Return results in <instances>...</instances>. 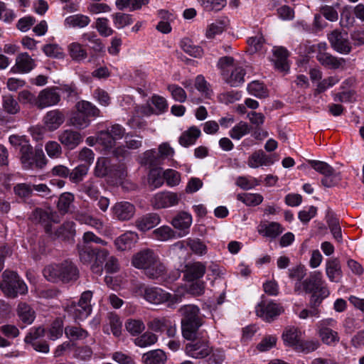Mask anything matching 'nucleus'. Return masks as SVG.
Instances as JSON below:
<instances>
[{"label": "nucleus", "mask_w": 364, "mask_h": 364, "mask_svg": "<svg viewBox=\"0 0 364 364\" xmlns=\"http://www.w3.org/2000/svg\"><path fill=\"white\" fill-rule=\"evenodd\" d=\"M132 264L134 267L143 269L144 274L151 279H163L166 274V267L159 255L149 248L142 249L134 254Z\"/></svg>", "instance_id": "1"}, {"label": "nucleus", "mask_w": 364, "mask_h": 364, "mask_svg": "<svg viewBox=\"0 0 364 364\" xmlns=\"http://www.w3.org/2000/svg\"><path fill=\"white\" fill-rule=\"evenodd\" d=\"M179 311L182 316L181 331L183 337L186 340H194L198 336V331L203 324L200 309L192 304L181 306Z\"/></svg>", "instance_id": "2"}, {"label": "nucleus", "mask_w": 364, "mask_h": 364, "mask_svg": "<svg viewBox=\"0 0 364 364\" xmlns=\"http://www.w3.org/2000/svg\"><path fill=\"white\" fill-rule=\"evenodd\" d=\"M79 274L78 268L70 260L48 265L43 269L45 278L52 282L73 283L78 279Z\"/></svg>", "instance_id": "3"}, {"label": "nucleus", "mask_w": 364, "mask_h": 364, "mask_svg": "<svg viewBox=\"0 0 364 364\" xmlns=\"http://www.w3.org/2000/svg\"><path fill=\"white\" fill-rule=\"evenodd\" d=\"M132 292L135 296L142 297L153 304L158 305L167 302V306L170 308H174L175 304L180 301V298L176 294L172 295L161 288L146 287L142 284L134 285Z\"/></svg>", "instance_id": "4"}, {"label": "nucleus", "mask_w": 364, "mask_h": 364, "mask_svg": "<svg viewBox=\"0 0 364 364\" xmlns=\"http://www.w3.org/2000/svg\"><path fill=\"white\" fill-rule=\"evenodd\" d=\"M304 289L306 293H311V298L314 296L323 301L327 298L330 291L327 287L321 272L314 271L310 273L308 278L302 282Z\"/></svg>", "instance_id": "5"}, {"label": "nucleus", "mask_w": 364, "mask_h": 364, "mask_svg": "<svg viewBox=\"0 0 364 364\" xmlns=\"http://www.w3.org/2000/svg\"><path fill=\"white\" fill-rule=\"evenodd\" d=\"M2 276L0 288L6 296L16 297L18 294H24L27 292L26 284L16 272L5 271Z\"/></svg>", "instance_id": "6"}, {"label": "nucleus", "mask_w": 364, "mask_h": 364, "mask_svg": "<svg viewBox=\"0 0 364 364\" xmlns=\"http://www.w3.org/2000/svg\"><path fill=\"white\" fill-rule=\"evenodd\" d=\"M282 337L286 346L293 347L295 349L303 348L305 346L308 351H313L317 349L318 346V343L314 342H306L305 344H303L301 333L295 326L287 327L283 331Z\"/></svg>", "instance_id": "7"}, {"label": "nucleus", "mask_w": 364, "mask_h": 364, "mask_svg": "<svg viewBox=\"0 0 364 364\" xmlns=\"http://www.w3.org/2000/svg\"><path fill=\"white\" fill-rule=\"evenodd\" d=\"M125 135V129L119 124H113L105 131H101L97 136L99 143L106 149H111L115 145L117 140L122 139Z\"/></svg>", "instance_id": "8"}, {"label": "nucleus", "mask_w": 364, "mask_h": 364, "mask_svg": "<svg viewBox=\"0 0 364 364\" xmlns=\"http://www.w3.org/2000/svg\"><path fill=\"white\" fill-rule=\"evenodd\" d=\"M94 174L98 178L109 176L119 178H123L126 175L123 168L119 169L114 168L111 164L110 160L105 157H100L97 159L94 168Z\"/></svg>", "instance_id": "9"}, {"label": "nucleus", "mask_w": 364, "mask_h": 364, "mask_svg": "<svg viewBox=\"0 0 364 364\" xmlns=\"http://www.w3.org/2000/svg\"><path fill=\"white\" fill-rule=\"evenodd\" d=\"M328 40L336 52L344 55L350 53L352 46L346 32L333 30L328 35Z\"/></svg>", "instance_id": "10"}, {"label": "nucleus", "mask_w": 364, "mask_h": 364, "mask_svg": "<svg viewBox=\"0 0 364 364\" xmlns=\"http://www.w3.org/2000/svg\"><path fill=\"white\" fill-rule=\"evenodd\" d=\"M36 102V107L43 109L58 104L60 95L57 87H46L39 92Z\"/></svg>", "instance_id": "11"}, {"label": "nucleus", "mask_w": 364, "mask_h": 364, "mask_svg": "<svg viewBox=\"0 0 364 364\" xmlns=\"http://www.w3.org/2000/svg\"><path fill=\"white\" fill-rule=\"evenodd\" d=\"M186 354L195 359H203L210 355L212 348L209 342L205 340H193L186 346Z\"/></svg>", "instance_id": "12"}, {"label": "nucleus", "mask_w": 364, "mask_h": 364, "mask_svg": "<svg viewBox=\"0 0 364 364\" xmlns=\"http://www.w3.org/2000/svg\"><path fill=\"white\" fill-rule=\"evenodd\" d=\"M181 196L176 193L163 191L156 193L151 200L154 209L167 208L178 204Z\"/></svg>", "instance_id": "13"}, {"label": "nucleus", "mask_w": 364, "mask_h": 364, "mask_svg": "<svg viewBox=\"0 0 364 364\" xmlns=\"http://www.w3.org/2000/svg\"><path fill=\"white\" fill-rule=\"evenodd\" d=\"M283 311L282 306L272 301H262L256 306L257 315L267 322L272 321Z\"/></svg>", "instance_id": "14"}, {"label": "nucleus", "mask_w": 364, "mask_h": 364, "mask_svg": "<svg viewBox=\"0 0 364 364\" xmlns=\"http://www.w3.org/2000/svg\"><path fill=\"white\" fill-rule=\"evenodd\" d=\"M111 212L114 219L122 222L128 221L134 216L136 208L128 201H120L112 205Z\"/></svg>", "instance_id": "15"}, {"label": "nucleus", "mask_w": 364, "mask_h": 364, "mask_svg": "<svg viewBox=\"0 0 364 364\" xmlns=\"http://www.w3.org/2000/svg\"><path fill=\"white\" fill-rule=\"evenodd\" d=\"M35 66L34 60L27 53H22L17 55L15 65L11 68V72L13 73H28Z\"/></svg>", "instance_id": "16"}, {"label": "nucleus", "mask_w": 364, "mask_h": 364, "mask_svg": "<svg viewBox=\"0 0 364 364\" xmlns=\"http://www.w3.org/2000/svg\"><path fill=\"white\" fill-rule=\"evenodd\" d=\"M58 138L59 141L68 149H75L82 141L81 134L72 129L60 132Z\"/></svg>", "instance_id": "17"}, {"label": "nucleus", "mask_w": 364, "mask_h": 364, "mask_svg": "<svg viewBox=\"0 0 364 364\" xmlns=\"http://www.w3.org/2000/svg\"><path fill=\"white\" fill-rule=\"evenodd\" d=\"M54 213L44 210L41 208H36L31 214L29 218L33 223L43 225L47 233L52 234L50 223L53 220Z\"/></svg>", "instance_id": "18"}, {"label": "nucleus", "mask_w": 364, "mask_h": 364, "mask_svg": "<svg viewBox=\"0 0 364 364\" xmlns=\"http://www.w3.org/2000/svg\"><path fill=\"white\" fill-rule=\"evenodd\" d=\"M206 271V266L200 262H189L186 264L183 277L186 281L193 282L203 277Z\"/></svg>", "instance_id": "19"}, {"label": "nucleus", "mask_w": 364, "mask_h": 364, "mask_svg": "<svg viewBox=\"0 0 364 364\" xmlns=\"http://www.w3.org/2000/svg\"><path fill=\"white\" fill-rule=\"evenodd\" d=\"M192 216L190 213L181 211L179 212L172 220V225L180 230L179 237H184L189 232V228L192 224Z\"/></svg>", "instance_id": "20"}, {"label": "nucleus", "mask_w": 364, "mask_h": 364, "mask_svg": "<svg viewBox=\"0 0 364 364\" xmlns=\"http://www.w3.org/2000/svg\"><path fill=\"white\" fill-rule=\"evenodd\" d=\"M272 62L276 69L281 72H287L289 68L288 62L289 52L284 47H274L272 50Z\"/></svg>", "instance_id": "21"}, {"label": "nucleus", "mask_w": 364, "mask_h": 364, "mask_svg": "<svg viewBox=\"0 0 364 364\" xmlns=\"http://www.w3.org/2000/svg\"><path fill=\"white\" fill-rule=\"evenodd\" d=\"M160 222L161 218L159 214L150 213L138 218L134 225L139 230L146 232L159 225Z\"/></svg>", "instance_id": "22"}, {"label": "nucleus", "mask_w": 364, "mask_h": 364, "mask_svg": "<svg viewBox=\"0 0 364 364\" xmlns=\"http://www.w3.org/2000/svg\"><path fill=\"white\" fill-rule=\"evenodd\" d=\"M65 121V115L59 109L48 111L43 117V124L49 131L58 129Z\"/></svg>", "instance_id": "23"}, {"label": "nucleus", "mask_w": 364, "mask_h": 364, "mask_svg": "<svg viewBox=\"0 0 364 364\" xmlns=\"http://www.w3.org/2000/svg\"><path fill=\"white\" fill-rule=\"evenodd\" d=\"M75 219L81 224L87 225L98 232H101L104 228V222L97 218L92 216L85 210H78L75 213Z\"/></svg>", "instance_id": "24"}, {"label": "nucleus", "mask_w": 364, "mask_h": 364, "mask_svg": "<svg viewBox=\"0 0 364 364\" xmlns=\"http://www.w3.org/2000/svg\"><path fill=\"white\" fill-rule=\"evenodd\" d=\"M139 239L138 234L133 231H127L115 239L114 245L119 251H126L132 249Z\"/></svg>", "instance_id": "25"}, {"label": "nucleus", "mask_w": 364, "mask_h": 364, "mask_svg": "<svg viewBox=\"0 0 364 364\" xmlns=\"http://www.w3.org/2000/svg\"><path fill=\"white\" fill-rule=\"evenodd\" d=\"M316 59L323 66L334 70L342 67L346 63L344 58H337L331 53L324 52H318Z\"/></svg>", "instance_id": "26"}, {"label": "nucleus", "mask_w": 364, "mask_h": 364, "mask_svg": "<svg viewBox=\"0 0 364 364\" xmlns=\"http://www.w3.org/2000/svg\"><path fill=\"white\" fill-rule=\"evenodd\" d=\"M283 230L282 225L277 222L261 223L257 227L259 235L271 239L276 238Z\"/></svg>", "instance_id": "27"}, {"label": "nucleus", "mask_w": 364, "mask_h": 364, "mask_svg": "<svg viewBox=\"0 0 364 364\" xmlns=\"http://www.w3.org/2000/svg\"><path fill=\"white\" fill-rule=\"evenodd\" d=\"M326 274L328 279L332 282H339L341 280L343 273L341 266L338 259H328L326 262Z\"/></svg>", "instance_id": "28"}, {"label": "nucleus", "mask_w": 364, "mask_h": 364, "mask_svg": "<svg viewBox=\"0 0 364 364\" xmlns=\"http://www.w3.org/2000/svg\"><path fill=\"white\" fill-rule=\"evenodd\" d=\"M65 310L75 321L85 320L92 312V308H89L88 306L84 307V306L77 303H72L68 305Z\"/></svg>", "instance_id": "29"}, {"label": "nucleus", "mask_w": 364, "mask_h": 364, "mask_svg": "<svg viewBox=\"0 0 364 364\" xmlns=\"http://www.w3.org/2000/svg\"><path fill=\"white\" fill-rule=\"evenodd\" d=\"M200 134V129L196 126H192L181 134L178 139V142L181 146L188 147L194 144Z\"/></svg>", "instance_id": "30"}, {"label": "nucleus", "mask_w": 364, "mask_h": 364, "mask_svg": "<svg viewBox=\"0 0 364 364\" xmlns=\"http://www.w3.org/2000/svg\"><path fill=\"white\" fill-rule=\"evenodd\" d=\"M322 300L318 299L316 296L310 298L309 309H304L298 314L301 319H306L308 318H318L320 316L319 306L322 303Z\"/></svg>", "instance_id": "31"}, {"label": "nucleus", "mask_w": 364, "mask_h": 364, "mask_svg": "<svg viewBox=\"0 0 364 364\" xmlns=\"http://www.w3.org/2000/svg\"><path fill=\"white\" fill-rule=\"evenodd\" d=\"M16 314L20 321L26 324H31L36 318L35 311L25 302L18 304Z\"/></svg>", "instance_id": "32"}, {"label": "nucleus", "mask_w": 364, "mask_h": 364, "mask_svg": "<svg viewBox=\"0 0 364 364\" xmlns=\"http://www.w3.org/2000/svg\"><path fill=\"white\" fill-rule=\"evenodd\" d=\"M141 145L142 141L141 139H134L132 136L127 134L125 136V146H121L116 148L114 151V154L117 157L124 156L128 154L127 149H136L141 147Z\"/></svg>", "instance_id": "33"}, {"label": "nucleus", "mask_w": 364, "mask_h": 364, "mask_svg": "<svg viewBox=\"0 0 364 364\" xmlns=\"http://www.w3.org/2000/svg\"><path fill=\"white\" fill-rule=\"evenodd\" d=\"M21 161L25 169H33V156L32 146L26 142L21 144Z\"/></svg>", "instance_id": "34"}, {"label": "nucleus", "mask_w": 364, "mask_h": 364, "mask_svg": "<svg viewBox=\"0 0 364 364\" xmlns=\"http://www.w3.org/2000/svg\"><path fill=\"white\" fill-rule=\"evenodd\" d=\"M75 235V224L73 221L65 222L54 232L55 237L63 240L73 239Z\"/></svg>", "instance_id": "35"}, {"label": "nucleus", "mask_w": 364, "mask_h": 364, "mask_svg": "<svg viewBox=\"0 0 364 364\" xmlns=\"http://www.w3.org/2000/svg\"><path fill=\"white\" fill-rule=\"evenodd\" d=\"M144 364H164L166 361V355L161 349L150 350L142 355Z\"/></svg>", "instance_id": "36"}, {"label": "nucleus", "mask_w": 364, "mask_h": 364, "mask_svg": "<svg viewBox=\"0 0 364 364\" xmlns=\"http://www.w3.org/2000/svg\"><path fill=\"white\" fill-rule=\"evenodd\" d=\"M272 162L268 159L262 150L253 152L248 158L247 164L252 168H256L259 166L272 164Z\"/></svg>", "instance_id": "37"}, {"label": "nucleus", "mask_w": 364, "mask_h": 364, "mask_svg": "<svg viewBox=\"0 0 364 364\" xmlns=\"http://www.w3.org/2000/svg\"><path fill=\"white\" fill-rule=\"evenodd\" d=\"M90 23V18L85 15L74 14L68 16L64 21V25L68 28H85Z\"/></svg>", "instance_id": "38"}, {"label": "nucleus", "mask_w": 364, "mask_h": 364, "mask_svg": "<svg viewBox=\"0 0 364 364\" xmlns=\"http://www.w3.org/2000/svg\"><path fill=\"white\" fill-rule=\"evenodd\" d=\"M245 71L242 67H235L230 75L224 76L225 82L231 87H238L244 82Z\"/></svg>", "instance_id": "39"}, {"label": "nucleus", "mask_w": 364, "mask_h": 364, "mask_svg": "<svg viewBox=\"0 0 364 364\" xmlns=\"http://www.w3.org/2000/svg\"><path fill=\"white\" fill-rule=\"evenodd\" d=\"M75 196L73 193L65 192L62 193L58 200L57 208L62 214H66L70 212V208L73 206Z\"/></svg>", "instance_id": "40"}, {"label": "nucleus", "mask_w": 364, "mask_h": 364, "mask_svg": "<svg viewBox=\"0 0 364 364\" xmlns=\"http://www.w3.org/2000/svg\"><path fill=\"white\" fill-rule=\"evenodd\" d=\"M228 20L227 18L215 20L210 24L206 30V37L208 38H213L215 36L222 33L228 25Z\"/></svg>", "instance_id": "41"}, {"label": "nucleus", "mask_w": 364, "mask_h": 364, "mask_svg": "<svg viewBox=\"0 0 364 364\" xmlns=\"http://www.w3.org/2000/svg\"><path fill=\"white\" fill-rule=\"evenodd\" d=\"M77 111L87 115V117L100 116V109L93 104L88 101L81 100L75 105Z\"/></svg>", "instance_id": "42"}, {"label": "nucleus", "mask_w": 364, "mask_h": 364, "mask_svg": "<svg viewBox=\"0 0 364 364\" xmlns=\"http://www.w3.org/2000/svg\"><path fill=\"white\" fill-rule=\"evenodd\" d=\"M158 336L150 331H146L134 339V343L140 348H147L155 344Z\"/></svg>", "instance_id": "43"}, {"label": "nucleus", "mask_w": 364, "mask_h": 364, "mask_svg": "<svg viewBox=\"0 0 364 364\" xmlns=\"http://www.w3.org/2000/svg\"><path fill=\"white\" fill-rule=\"evenodd\" d=\"M69 123L71 126L77 129H83L90 125V120L87 115H85L76 109L69 119Z\"/></svg>", "instance_id": "44"}, {"label": "nucleus", "mask_w": 364, "mask_h": 364, "mask_svg": "<svg viewBox=\"0 0 364 364\" xmlns=\"http://www.w3.org/2000/svg\"><path fill=\"white\" fill-rule=\"evenodd\" d=\"M181 48L185 53L194 58H200L203 55V49L200 46L194 45L189 38H183L181 41Z\"/></svg>", "instance_id": "45"}, {"label": "nucleus", "mask_w": 364, "mask_h": 364, "mask_svg": "<svg viewBox=\"0 0 364 364\" xmlns=\"http://www.w3.org/2000/svg\"><path fill=\"white\" fill-rule=\"evenodd\" d=\"M149 0H116L115 4L119 10L129 9L134 11L148 4Z\"/></svg>", "instance_id": "46"}, {"label": "nucleus", "mask_w": 364, "mask_h": 364, "mask_svg": "<svg viewBox=\"0 0 364 364\" xmlns=\"http://www.w3.org/2000/svg\"><path fill=\"white\" fill-rule=\"evenodd\" d=\"M153 237L159 241H167L176 237L175 231L168 225H163L152 232Z\"/></svg>", "instance_id": "47"}, {"label": "nucleus", "mask_w": 364, "mask_h": 364, "mask_svg": "<svg viewBox=\"0 0 364 364\" xmlns=\"http://www.w3.org/2000/svg\"><path fill=\"white\" fill-rule=\"evenodd\" d=\"M77 251L80 259L84 264H90L95 257V249L88 245L78 244Z\"/></svg>", "instance_id": "48"}, {"label": "nucleus", "mask_w": 364, "mask_h": 364, "mask_svg": "<svg viewBox=\"0 0 364 364\" xmlns=\"http://www.w3.org/2000/svg\"><path fill=\"white\" fill-rule=\"evenodd\" d=\"M173 321V320L168 317L155 318L149 322L148 326L154 331L162 332L165 331Z\"/></svg>", "instance_id": "49"}, {"label": "nucleus", "mask_w": 364, "mask_h": 364, "mask_svg": "<svg viewBox=\"0 0 364 364\" xmlns=\"http://www.w3.org/2000/svg\"><path fill=\"white\" fill-rule=\"evenodd\" d=\"M68 52L73 60L82 61L87 58V52L79 43H72L68 46Z\"/></svg>", "instance_id": "50"}, {"label": "nucleus", "mask_w": 364, "mask_h": 364, "mask_svg": "<svg viewBox=\"0 0 364 364\" xmlns=\"http://www.w3.org/2000/svg\"><path fill=\"white\" fill-rule=\"evenodd\" d=\"M65 334L70 340H82L88 336V332L78 326H66L65 328Z\"/></svg>", "instance_id": "51"}, {"label": "nucleus", "mask_w": 364, "mask_h": 364, "mask_svg": "<svg viewBox=\"0 0 364 364\" xmlns=\"http://www.w3.org/2000/svg\"><path fill=\"white\" fill-rule=\"evenodd\" d=\"M149 183L154 188L161 186L164 182V171L161 168H153L149 173Z\"/></svg>", "instance_id": "52"}, {"label": "nucleus", "mask_w": 364, "mask_h": 364, "mask_svg": "<svg viewBox=\"0 0 364 364\" xmlns=\"http://www.w3.org/2000/svg\"><path fill=\"white\" fill-rule=\"evenodd\" d=\"M250 132V128L248 124L241 121L230 129L229 134L232 139L239 140L242 136L249 134Z\"/></svg>", "instance_id": "53"}, {"label": "nucleus", "mask_w": 364, "mask_h": 364, "mask_svg": "<svg viewBox=\"0 0 364 364\" xmlns=\"http://www.w3.org/2000/svg\"><path fill=\"white\" fill-rule=\"evenodd\" d=\"M82 40L90 43V46L96 52H101L104 50V46L100 38L94 32H87L82 35Z\"/></svg>", "instance_id": "54"}, {"label": "nucleus", "mask_w": 364, "mask_h": 364, "mask_svg": "<svg viewBox=\"0 0 364 364\" xmlns=\"http://www.w3.org/2000/svg\"><path fill=\"white\" fill-rule=\"evenodd\" d=\"M319 336L326 345L334 346L339 341L338 333L331 328L319 329Z\"/></svg>", "instance_id": "55"}, {"label": "nucleus", "mask_w": 364, "mask_h": 364, "mask_svg": "<svg viewBox=\"0 0 364 364\" xmlns=\"http://www.w3.org/2000/svg\"><path fill=\"white\" fill-rule=\"evenodd\" d=\"M89 171V166L85 164H80L70 171L69 179L74 183H78L82 181L84 177L87 174Z\"/></svg>", "instance_id": "56"}, {"label": "nucleus", "mask_w": 364, "mask_h": 364, "mask_svg": "<svg viewBox=\"0 0 364 364\" xmlns=\"http://www.w3.org/2000/svg\"><path fill=\"white\" fill-rule=\"evenodd\" d=\"M238 200L242 201L247 205L255 206L260 204L263 200V197L259 193H242L237 196Z\"/></svg>", "instance_id": "57"}, {"label": "nucleus", "mask_w": 364, "mask_h": 364, "mask_svg": "<svg viewBox=\"0 0 364 364\" xmlns=\"http://www.w3.org/2000/svg\"><path fill=\"white\" fill-rule=\"evenodd\" d=\"M2 107L4 110L10 114H15L20 109L17 101L11 95L3 96Z\"/></svg>", "instance_id": "58"}, {"label": "nucleus", "mask_w": 364, "mask_h": 364, "mask_svg": "<svg viewBox=\"0 0 364 364\" xmlns=\"http://www.w3.org/2000/svg\"><path fill=\"white\" fill-rule=\"evenodd\" d=\"M63 333V322L62 319L57 318L51 323L48 329V336L49 339L55 341L60 338Z\"/></svg>", "instance_id": "59"}, {"label": "nucleus", "mask_w": 364, "mask_h": 364, "mask_svg": "<svg viewBox=\"0 0 364 364\" xmlns=\"http://www.w3.org/2000/svg\"><path fill=\"white\" fill-rule=\"evenodd\" d=\"M186 245L196 255L202 256L207 253V246L198 238H188L186 240Z\"/></svg>", "instance_id": "60"}, {"label": "nucleus", "mask_w": 364, "mask_h": 364, "mask_svg": "<svg viewBox=\"0 0 364 364\" xmlns=\"http://www.w3.org/2000/svg\"><path fill=\"white\" fill-rule=\"evenodd\" d=\"M249 93L259 98H264L268 95L267 90L264 85L259 81H252L247 86Z\"/></svg>", "instance_id": "61"}, {"label": "nucleus", "mask_w": 364, "mask_h": 364, "mask_svg": "<svg viewBox=\"0 0 364 364\" xmlns=\"http://www.w3.org/2000/svg\"><path fill=\"white\" fill-rule=\"evenodd\" d=\"M341 181V176L339 172H336L334 168H333L328 174L324 176L321 179V183L323 186L326 188H331L337 184Z\"/></svg>", "instance_id": "62"}, {"label": "nucleus", "mask_w": 364, "mask_h": 364, "mask_svg": "<svg viewBox=\"0 0 364 364\" xmlns=\"http://www.w3.org/2000/svg\"><path fill=\"white\" fill-rule=\"evenodd\" d=\"M127 331L132 336L141 333L145 329V325L141 320L128 319L125 323Z\"/></svg>", "instance_id": "63"}, {"label": "nucleus", "mask_w": 364, "mask_h": 364, "mask_svg": "<svg viewBox=\"0 0 364 364\" xmlns=\"http://www.w3.org/2000/svg\"><path fill=\"white\" fill-rule=\"evenodd\" d=\"M113 23L118 29L124 28L132 23L131 15L123 13H116L112 15Z\"/></svg>", "instance_id": "64"}]
</instances>
